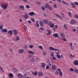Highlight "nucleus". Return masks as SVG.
I'll use <instances>...</instances> for the list:
<instances>
[{
    "label": "nucleus",
    "instance_id": "nucleus-1",
    "mask_svg": "<svg viewBox=\"0 0 78 78\" xmlns=\"http://www.w3.org/2000/svg\"><path fill=\"white\" fill-rule=\"evenodd\" d=\"M76 23V20H74L73 19H72L70 21V23L71 24H72L73 25H74V24H75Z\"/></svg>",
    "mask_w": 78,
    "mask_h": 78
},
{
    "label": "nucleus",
    "instance_id": "nucleus-2",
    "mask_svg": "<svg viewBox=\"0 0 78 78\" xmlns=\"http://www.w3.org/2000/svg\"><path fill=\"white\" fill-rule=\"evenodd\" d=\"M56 69H57V67H56V66L55 65H53L52 66V70L55 71V70H56Z\"/></svg>",
    "mask_w": 78,
    "mask_h": 78
},
{
    "label": "nucleus",
    "instance_id": "nucleus-3",
    "mask_svg": "<svg viewBox=\"0 0 78 78\" xmlns=\"http://www.w3.org/2000/svg\"><path fill=\"white\" fill-rule=\"evenodd\" d=\"M38 76H39L41 77L42 76H43L44 75V73H43L40 71V72H38Z\"/></svg>",
    "mask_w": 78,
    "mask_h": 78
},
{
    "label": "nucleus",
    "instance_id": "nucleus-4",
    "mask_svg": "<svg viewBox=\"0 0 78 78\" xmlns=\"http://www.w3.org/2000/svg\"><path fill=\"white\" fill-rule=\"evenodd\" d=\"M2 8L4 9H6V8H8V5L7 4H5L2 5Z\"/></svg>",
    "mask_w": 78,
    "mask_h": 78
},
{
    "label": "nucleus",
    "instance_id": "nucleus-5",
    "mask_svg": "<svg viewBox=\"0 0 78 78\" xmlns=\"http://www.w3.org/2000/svg\"><path fill=\"white\" fill-rule=\"evenodd\" d=\"M45 66H46V64L45 63L43 62L41 63V67L42 68H45Z\"/></svg>",
    "mask_w": 78,
    "mask_h": 78
},
{
    "label": "nucleus",
    "instance_id": "nucleus-6",
    "mask_svg": "<svg viewBox=\"0 0 78 78\" xmlns=\"http://www.w3.org/2000/svg\"><path fill=\"white\" fill-rule=\"evenodd\" d=\"M73 64L74 66H78V61L77 60L74 61Z\"/></svg>",
    "mask_w": 78,
    "mask_h": 78
},
{
    "label": "nucleus",
    "instance_id": "nucleus-7",
    "mask_svg": "<svg viewBox=\"0 0 78 78\" xmlns=\"http://www.w3.org/2000/svg\"><path fill=\"white\" fill-rule=\"evenodd\" d=\"M23 17L25 19H27L29 17L28 13H26L24 15H23Z\"/></svg>",
    "mask_w": 78,
    "mask_h": 78
},
{
    "label": "nucleus",
    "instance_id": "nucleus-8",
    "mask_svg": "<svg viewBox=\"0 0 78 78\" xmlns=\"http://www.w3.org/2000/svg\"><path fill=\"white\" fill-rule=\"evenodd\" d=\"M8 31V30L4 28L2 30V33H6Z\"/></svg>",
    "mask_w": 78,
    "mask_h": 78
},
{
    "label": "nucleus",
    "instance_id": "nucleus-9",
    "mask_svg": "<svg viewBox=\"0 0 78 78\" xmlns=\"http://www.w3.org/2000/svg\"><path fill=\"white\" fill-rule=\"evenodd\" d=\"M53 37L55 38H57L58 37V33L54 34L53 35Z\"/></svg>",
    "mask_w": 78,
    "mask_h": 78
},
{
    "label": "nucleus",
    "instance_id": "nucleus-10",
    "mask_svg": "<svg viewBox=\"0 0 78 78\" xmlns=\"http://www.w3.org/2000/svg\"><path fill=\"white\" fill-rule=\"evenodd\" d=\"M24 51V50H23V49H21L19 50V53L21 54V53H23Z\"/></svg>",
    "mask_w": 78,
    "mask_h": 78
},
{
    "label": "nucleus",
    "instance_id": "nucleus-11",
    "mask_svg": "<svg viewBox=\"0 0 78 78\" xmlns=\"http://www.w3.org/2000/svg\"><path fill=\"white\" fill-rule=\"evenodd\" d=\"M14 35H17V30H14L13 31Z\"/></svg>",
    "mask_w": 78,
    "mask_h": 78
},
{
    "label": "nucleus",
    "instance_id": "nucleus-12",
    "mask_svg": "<svg viewBox=\"0 0 78 78\" xmlns=\"http://www.w3.org/2000/svg\"><path fill=\"white\" fill-rule=\"evenodd\" d=\"M8 33L10 34V35H12L13 33V31L12 30H10L8 31Z\"/></svg>",
    "mask_w": 78,
    "mask_h": 78
},
{
    "label": "nucleus",
    "instance_id": "nucleus-13",
    "mask_svg": "<svg viewBox=\"0 0 78 78\" xmlns=\"http://www.w3.org/2000/svg\"><path fill=\"white\" fill-rule=\"evenodd\" d=\"M17 76H18V77L19 78H22L23 76L20 73H19L17 75Z\"/></svg>",
    "mask_w": 78,
    "mask_h": 78
},
{
    "label": "nucleus",
    "instance_id": "nucleus-14",
    "mask_svg": "<svg viewBox=\"0 0 78 78\" xmlns=\"http://www.w3.org/2000/svg\"><path fill=\"white\" fill-rule=\"evenodd\" d=\"M48 22H49V20L47 19H45L43 21L44 23H46V24H47L48 23Z\"/></svg>",
    "mask_w": 78,
    "mask_h": 78
},
{
    "label": "nucleus",
    "instance_id": "nucleus-15",
    "mask_svg": "<svg viewBox=\"0 0 78 78\" xmlns=\"http://www.w3.org/2000/svg\"><path fill=\"white\" fill-rule=\"evenodd\" d=\"M29 15L30 16H33L34 15V13L33 12H32L29 13Z\"/></svg>",
    "mask_w": 78,
    "mask_h": 78
},
{
    "label": "nucleus",
    "instance_id": "nucleus-16",
    "mask_svg": "<svg viewBox=\"0 0 78 78\" xmlns=\"http://www.w3.org/2000/svg\"><path fill=\"white\" fill-rule=\"evenodd\" d=\"M44 6L45 8H48V9L50 7V5L48 4H46L45 5H44Z\"/></svg>",
    "mask_w": 78,
    "mask_h": 78
},
{
    "label": "nucleus",
    "instance_id": "nucleus-17",
    "mask_svg": "<svg viewBox=\"0 0 78 78\" xmlns=\"http://www.w3.org/2000/svg\"><path fill=\"white\" fill-rule=\"evenodd\" d=\"M28 53L30 54V55H34V53L33 51H28Z\"/></svg>",
    "mask_w": 78,
    "mask_h": 78
},
{
    "label": "nucleus",
    "instance_id": "nucleus-18",
    "mask_svg": "<svg viewBox=\"0 0 78 78\" xmlns=\"http://www.w3.org/2000/svg\"><path fill=\"white\" fill-rule=\"evenodd\" d=\"M20 9H21V10H23L24 9V7L23 6L20 5L19 6Z\"/></svg>",
    "mask_w": 78,
    "mask_h": 78
},
{
    "label": "nucleus",
    "instance_id": "nucleus-19",
    "mask_svg": "<svg viewBox=\"0 0 78 78\" xmlns=\"http://www.w3.org/2000/svg\"><path fill=\"white\" fill-rule=\"evenodd\" d=\"M38 30L40 31H41V32H42V31H44V29L42 27H40L39 29Z\"/></svg>",
    "mask_w": 78,
    "mask_h": 78
},
{
    "label": "nucleus",
    "instance_id": "nucleus-20",
    "mask_svg": "<svg viewBox=\"0 0 78 78\" xmlns=\"http://www.w3.org/2000/svg\"><path fill=\"white\" fill-rule=\"evenodd\" d=\"M54 26H55V25H54L53 23H51V24H50V28H53Z\"/></svg>",
    "mask_w": 78,
    "mask_h": 78
},
{
    "label": "nucleus",
    "instance_id": "nucleus-21",
    "mask_svg": "<svg viewBox=\"0 0 78 78\" xmlns=\"http://www.w3.org/2000/svg\"><path fill=\"white\" fill-rule=\"evenodd\" d=\"M9 76L10 78H12V77H13V74L11 73H9Z\"/></svg>",
    "mask_w": 78,
    "mask_h": 78
},
{
    "label": "nucleus",
    "instance_id": "nucleus-22",
    "mask_svg": "<svg viewBox=\"0 0 78 78\" xmlns=\"http://www.w3.org/2000/svg\"><path fill=\"white\" fill-rule=\"evenodd\" d=\"M49 49L51 51H54V50H55V48H54L53 47L51 46L49 48Z\"/></svg>",
    "mask_w": 78,
    "mask_h": 78
},
{
    "label": "nucleus",
    "instance_id": "nucleus-23",
    "mask_svg": "<svg viewBox=\"0 0 78 78\" xmlns=\"http://www.w3.org/2000/svg\"><path fill=\"white\" fill-rule=\"evenodd\" d=\"M39 24L40 25H41V27H43V25L44 24V23H43V22H42V21H41L40 22Z\"/></svg>",
    "mask_w": 78,
    "mask_h": 78
},
{
    "label": "nucleus",
    "instance_id": "nucleus-24",
    "mask_svg": "<svg viewBox=\"0 0 78 78\" xmlns=\"http://www.w3.org/2000/svg\"><path fill=\"white\" fill-rule=\"evenodd\" d=\"M60 35L61 37H65V36L64 35V33H61L60 34Z\"/></svg>",
    "mask_w": 78,
    "mask_h": 78
},
{
    "label": "nucleus",
    "instance_id": "nucleus-25",
    "mask_svg": "<svg viewBox=\"0 0 78 78\" xmlns=\"http://www.w3.org/2000/svg\"><path fill=\"white\" fill-rule=\"evenodd\" d=\"M30 61L32 62H33V63H34L35 60H34V58H32L31 60Z\"/></svg>",
    "mask_w": 78,
    "mask_h": 78
},
{
    "label": "nucleus",
    "instance_id": "nucleus-26",
    "mask_svg": "<svg viewBox=\"0 0 78 78\" xmlns=\"http://www.w3.org/2000/svg\"><path fill=\"white\" fill-rule=\"evenodd\" d=\"M62 3H64V4H65V5H69V4H68V3H66V2H65V1L63 0L62 1Z\"/></svg>",
    "mask_w": 78,
    "mask_h": 78
},
{
    "label": "nucleus",
    "instance_id": "nucleus-27",
    "mask_svg": "<svg viewBox=\"0 0 78 78\" xmlns=\"http://www.w3.org/2000/svg\"><path fill=\"white\" fill-rule=\"evenodd\" d=\"M68 15H69V16L70 17H72V13L71 12H68Z\"/></svg>",
    "mask_w": 78,
    "mask_h": 78
},
{
    "label": "nucleus",
    "instance_id": "nucleus-28",
    "mask_svg": "<svg viewBox=\"0 0 78 78\" xmlns=\"http://www.w3.org/2000/svg\"><path fill=\"white\" fill-rule=\"evenodd\" d=\"M63 27H64V28L66 29V30H67V25H66V24H64L63 25Z\"/></svg>",
    "mask_w": 78,
    "mask_h": 78
},
{
    "label": "nucleus",
    "instance_id": "nucleus-29",
    "mask_svg": "<svg viewBox=\"0 0 78 78\" xmlns=\"http://www.w3.org/2000/svg\"><path fill=\"white\" fill-rule=\"evenodd\" d=\"M32 74L35 75V76H36L37 75V72H32Z\"/></svg>",
    "mask_w": 78,
    "mask_h": 78
},
{
    "label": "nucleus",
    "instance_id": "nucleus-30",
    "mask_svg": "<svg viewBox=\"0 0 78 78\" xmlns=\"http://www.w3.org/2000/svg\"><path fill=\"white\" fill-rule=\"evenodd\" d=\"M56 17H59V18H60L62 20V17H61V16H60L59 15H56Z\"/></svg>",
    "mask_w": 78,
    "mask_h": 78
},
{
    "label": "nucleus",
    "instance_id": "nucleus-31",
    "mask_svg": "<svg viewBox=\"0 0 78 78\" xmlns=\"http://www.w3.org/2000/svg\"><path fill=\"white\" fill-rule=\"evenodd\" d=\"M59 74L60 76H61V77H62V73L61 71H60L59 72Z\"/></svg>",
    "mask_w": 78,
    "mask_h": 78
},
{
    "label": "nucleus",
    "instance_id": "nucleus-32",
    "mask_svg": "<svg viewBox=\"0 0 78 78\" xmlns=\"http://www.w3.org/2000/svg\"><path fill=\"white\" fill-rule=\"evenodd\" d=\"M0 69H1V71H2V72H4V70H3V69L2 68V67H1V66L0 65Z\"/></svg>",
    "mask_w": 78,
    "mask_h": 78
},
{
    "label": "nucleus",
    "instance_id": "nucleus-33",
    "mask_svg": "<svg viewBox=\"0 0 78 78\" xmlns=\"http://www.w3.org/2000/svg\"><path fill=\"white\" fill-rule=\"evenodd\" d=\"M43 54L44 55V56L47 55V52H46L45 51H44L43 52Z\"/></svg>",
    "mask_w": 78,
    "mask_h": 78
},
{
    "label": "nucleus",
    "instance_id": "nucleus-34",
    "mask_svg": "<svg viewBox=\"0 0 78 78\" xmlns=\"http://www.w3.org/2000/svg\"><path fill=\"white\" fill-rule=\"evenodd\" d=\"M69 70L70 71H71V72H75V70H73V69L72 68H70Z\"/></svg>",
    "mask_w": 78,
    "mask_h": 78
},
{
    "label": "nucleus",
    "instance_id": "nucleus-35",
    "mask_svg": "<svg viewBox=\"0 0 78 78\" xmlns=\"http://www.w3.org/2000/svg\"><path fill=\"white\" fill-rule=\"evenodd\" d=\"M56 57L58 58V59H60L61 58V56L59 55H56Z\"/></svg>",
    "mask_w": 78,
    "mask_h": 78
},
{
    "label": "nucleus",
    "instance_id": "nucleus-36",
    "mask_svg": "<svg viewBox=\"0 0 78 78\" xmlns=\"http://www.w3.org/2000/svg\"><path fill=\"white\" fill-rule=\"evenodd\" d=\"M23 48L25 50H27V46L26 45H24L23 47Z\"/></svg>",
    "mask_w": 78,
    "mask_h": 78
},
{
    "label": "nucleus",
    "instance_id": "nucleus-37",
    "mask_svg": "<svg viewBox=\"0 0 78 78\" xmlns=\"http://www.w3.org/2000/svg\"><path fill=\"white\" fill-rule=\"evenodd\" d=\"M41 8V9H42V10H43L44 11H45V8H44V7L42 6Z\"/></svg>",
    "mask_w": 78,
    "mask_h": 78
},
{
    "label": "nucleus",
    "instance_id": "nucleus-38",
    "mask_svg": "<svg viewBox=\"0 0 78 78\" xmlns=\"http://www.w3.org/2000/svg\"><path fill=\"white\" fill-rule=\"evenodd\" d=\"M36 27H39V24L38 23H36L35 24Z\"/></svg>",
    "mask_w": 78,
    "mask_h": 78
},
{
    "label": "nucleus",
    "instance_id": "nucleus-39",
    "mask_svg": "<svg viewBox=\"0 0 78 78\" xmlns=\"http://www.w3.org/2000/svg\"><path fill=\"white\" fill-rule=\"evenodd\" d=\"M30 20L32 22H34V21H35V20H34V19L33 18H31Z\"/></svg>",
    "mask_w": 78,
    "mask_h": 78
},
{
    "label": "nucleus",
    "instance_id": "nucleus-40",
    "mask_svg": "<svg viewBox=\"0 0 78 78\" xmlns=\"http://www.w3.org/2000/svg\"><path fill=\"white\" fill-rule=\"evenodd\" d=\"M29 47L30 48H33V45H29Z\"/></svg>",
    "mask_w": 78,
    "mask_h": 78
},
{
    "label": "nucleus",
    "instance_id": "nucleus-41",
    "mask_svg": "<svg viewBox=\"0 0 78 78\" xmlns=\"http://www.w3.org/2000/svg\"><path fill=\"white\" fill-rule=\"evenodd\" d=\"M14 72H17L18 70L17 69L14 68Z\"/></svg>",
    "mask_w": 78,
    "mask_h": 78
},
{
    "label": "nucleus",
    "instance_id": "nucleus-42",
    "mask_svg": "<svg viewBox=\"0 0 78 78\" xmlns=\"http://www.w3.org/2000/svg\"><path fill=\"white\" fill-rule=\"evenodd\" d=\"M63 41H65V42H67V39L66 38H64L63 39Z\"/></svg>",
    "mask_w": 78,
    "mask_h": 78
},
{
    "label": "nucleus",
    "instance_id": "nucleus-43",
    "mask_svg": "<svg viewBox=\"0 0 78 78\" xmlns=\"http://www.w3.org/2000/svg\"><path fill=\"white\" fill-rule=\"evenodd\" d=\"M54 8H57V6H56V4H55L53 5Z\"/></svg>",
    "mask_w": 78,
    "mask_h": 78
},
{
    "label": "nucleus",
    "instance_id": "nucleus-44",
    "mask_svg": "<svg viewBox=\"0 0 78 78\" xmlns=\"http://www.w3.org/2000/svg\"><path fill=\"white\" fill-rule=\"evenodd\" d=\"M19 40V37L18 36L16 37V41H18Z\"/></svg>",
    "mask_w": 78,
    "mask_h": 78
},
{
    "label": "nucleus",
    "instance_id": "nucleus-45",
    "mask_svg": "<svg viewBox=\"0 0 78 78\" xmlns=\"http://www.w3.org/2000/svg\"><path fill=\"white\" fill-rule=\"evenodd\" d=\"M74 72H76L77 73H78V70H77L76 69H74Z\"/></svg>",
    "mask_w": 78,
    "mask_h": 78
},
{
    "label": "nucleus",
    "instance_id": "nucleus-46",
    "mask_svg": "<svg viewBox=\"0 0 78 78\" xmlns=\"http://www.w3.org/2000/svg\"><path fill=\"white\" fill-rule=\"evenodd\" d=\"M24 28L25 30L26 31V30H27V27L26 26H24Z\"/></svg>",
    "mask_w": 78,
    "mask_h": 78
},
{
    "label": "nucleus",
    "instance_id": "nucleus-47",
    "mask_svg": "<svg viewBox=\"0 0 78 78\" xmlns=\"http://www.w3.org/2000/svg\"><path fill=\"white\" fill-rule=\"evenodd\" d=\"M50 66H49L48 65L46 66V69H48L50 68Z\"/></svg>",
    "mask_w": 78,
    "mask_h": 78
},
{
    "label": "nucleus",
    "instance_id": "nucleus-48",
    "mask_svg": "<svg viewBox=\"0 0 78 78\" xmlns=\"http://www.w3.org/2000/svg\"><path fill=\"white\" fill-rule=\"evenodd\" d=\"M26 8H27V9H29V8H30V6L28 5H26Z\"/></svg>",
    "mask_w": 78,
    "mask_h": 78
},
{
    "label": "nucleus",
    "instance_id": "nucleus-49",
    "mask_svg": "<svg viewBox=\"0 0 78 78\" xmlns=\"http://www.w3.org/2000/svg\"><path fill=\"white\" fill-rule=\"evenodd\" d=\"M39 48H40V49H41V50H42L43 48L41 46H39Z\"/></svg>",
    "mask_w": 78,
    "mask_h": 78
},
{
    "label": "nucleus",
    "instance_id": "nucleus-50",
    "mask_svg": "<svg viewBox=\"0 0 78 78\" xmlns=\"http://www.w3.org/2000/svg\"><path fill=\"white\" fill-rule=\"evenodd\" d=\"M55 73L56 75H58L59 74V72H58V71H56L55 72Z\"/></svg>",
    "mask_w": 78,
    "mask_h": 78
},
{
    "label": "nucleus",
    "instance_id": "nucleus-51",
    "mask_svg": "<svg viewBox=\"0 0 78 78\" xmlns=\"http://www.w3.org/2000/svg\"><path fill=\"white\" fill-rule=\"evenodd\" d=\"M74 3L76 5L78 6V3L77 2H74Z\"/></svg>",
    "mask_w": 78,
    "mask_h": 78
},
{
    "label": "nucleus",
    "instance_id": "nucleus-52",
    "mask_svg": "<svg viewBox=\"0 0 78 78\" xmlns=\"http://www.w3.org/2000/svg\"><path fill=\"white\" fill-rule=\"evenodd\" d=\"M49 62H48V63H49L48 64V66H49V67H51V64Z\"/></svg>",
    "mask_w": 78,
    "mask_h": 78
},
{
    "label": "nucleus",
    "instance_id": "nucleus-53",
    "mask_svg": "<svg viewBox=\"0 0 78 78\" xmlns=\"http://www.w3.org/2000/svg\"><path fill=\"white\" fill-rule=\"evenodd\" d=\"M3 29V26L1 25L0 26V30H2Z\"/></svg>",
    "mask_w": 78,
    "mask_h": 78
},
{
    "label": "nucleus",
    "instance_id": "nucleus-54",
    "mask_svg": "<svg viewBox=\"0 0 78 78\" xmlns=\"http://www.w3.org/2000/svg\"><path fill=\"white\" fill-rule=\"evenodd\" d=\"M48 9H49V10H50V11H51L52 9V8H51V7H49Z\"/></svg>",
    "mask_w": 78,
    "mask_h": 78
},
{
    "label": "nucleus",
    "instance_id": "nucleus-55",
    "mask_svg": "<svg viewBox=\"0 0 78 78\" xmlns=\"http://www.w3.org/2000/svg\"><path fill=\"white\" fill-rule=\"evenodd\" d=\"M75 17L76 18V19H78V15L77 14L75 15Z\"/></svg>",
    "mask_w": 78,
    "mask_h": 78
},
{
    "label": "nucleus",
    "instance_id": "nucleus-56",
    "mask_svg": "<svg viewBox=\"0 0 78 78\" xmlns=\"http://www.w3.org/2000/svg\"><path fill=\"white\" fill-rule=\"evenodd\" d=\"M57 2H58V3H61V0H56Z\"/></svg>",
    "mask_w": 78,
    "mask_h": 78
},
{
    "label": "nucleus",
    "instance_id": "nucleus-57",
    "mask_svg": "<svg viewBox=\"0 0 78 78\" xmlns=\"http://www.w3.org/2000/svg\"><path fill=\"white\" fill-rule=\"evenodd\" d=\"M72 6L73 8H75L76 7V5H75V4L74 5H72Z\"/></svg>",
    "mask_w": 78,
    "mask_h": 78
},
{
    "label": "nucleus",
    "instance_id": "nucleus-58",
    "mask_svg": "<svg viewBox=\"0 0 78 78\" xmlns=\"http://www.w3.org/2000/svg\"><path fill=\"white\" fill-rule=\"evenodd\" d=\"M54 51H59V49H55L54 48Z\"/></svg>",
    "mask_w": 78,
    "mask_h": 78
},
{
    "label": "nucleus",
    "instance_id": "nucleus-59",
    "mask_svg": "<svg viewBox=\"0 0 78 78\" xmlns=\"http://www.w3.org/2000/svg\"><path fill=\"white\" fill-rule=\"evenodd\" d=\"M69 45L71 46V47L72 46H73V45H72V43L70 42V43H69Z\"/></svg>",
    "mask_w": 78,
    "mask_h": 78
},
{
    "label": "nucleus",
    "instance_id": "nucleus-60",
    "mask_svg": "<svg viewBox=\"0 0 78 78\" xmlns=\"http://www.w3.org/2000/svg\"><path fill=\"white\" fill-rule=\"evenodd\" d=\"M52 59L53 60H56V57H54V56L52 57Z\"/></svg>",
    "mask_w": 78,
    "mask_h": 78
},
{
    "label": "nucleus",
    "instance_id": "nucleus-61",
    "mask_svg": "<svg viewBox=\"0 0 78 78\" xmlns=\"http://www.w3.org/2000/svg\"><path fill=\"white\" fill-rule=\"evenodd\" d=\"M51 56L52 57V56H54V54L53 53H52V54H51Z\"/></svg>",
    "mask_w": 78,
    "mask_h": 78
},
{
    "label": "nucleus",
    "instance_id": "nucleus-62",
    "mask_svg": "<svg viewBox=\"0 0 78 78\" xmlns=\"http://www.w3.org/2000/svg\"><path fill=\"white\" fill-rule=\"evenodd\" d=\"M28 58H30L31 57V55H28Z\"/></svg>",
    "mask_w": 78,
    "mask_h": 78
},
{
    "label": "nucleus",
    "instance_id": "nucleus-63",
    "mask_svg": "<svg viewBox=\"0 0 78 78\" xmlns=\"http://www.w3.org/2000/svg\"><path fill=\"white\" fill-rule=\"evenodd\" d=\"M50 34H51L50 32L48 33H47V35L48 36H49V35H50Z\"/></svg>",
    "mask_w": 78,
    "mask_h": 78
},
{
    "label": "nucleus",
    "instance_id": "nucleus-64",
    "mask_svg": "<svg viewBox=\"0 0 78 78\" xmlns=\"http://www.w3.org/2000/svg\"><path fill=\"white\" fill-rule=\"evenodd\" d=\"M73 31H74V32H75V31H76V29H73Z\"/></svg>",
    "mask_w": 78,
    "mask_h": 78
}]
</instances>
